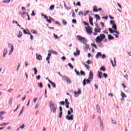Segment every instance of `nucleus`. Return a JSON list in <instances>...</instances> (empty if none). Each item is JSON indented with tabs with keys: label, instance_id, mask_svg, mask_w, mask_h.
<instances>
[{
	"label": "nucleus",
	"instance_id": "obj_17",
	"mask_svg": "<svg viewBox=\"0 0 131 131\" xmlns=\"http://www.w3.org/2000/svg\"><path fill=\"white\" fill-rule=\"evenodd\" d=\"M121 96L122 97V98L123 99H124V98H126L127 96L126 95H125V94H124V93L123 92H121Z\"/></svg>",
	"mask_w": 131,
	"mask_h": 131
},
{
	"label": "nucleus",
	"instance_id": "obj_58",
	"mask_svg": "<svg viewBox=\"0 0 131 131\" xmlns=\"http://www.w3.org/2000/svg\"><path fill=\"white\" fill-rule=\"evenodd\" d=\"M65 103L68 104H70L69 102H68V99L67 98H66L65 100Z\"/></svg>",
	"mask_w": 131,
	"mask_h": 131
},
{
	"label": "nucleus",
	"instance_id": "obj_46",
	"mask_svg": "<svg viewBox=\"0 0 131 131\" xmlns=\"http://www.w3.org/2000/svg\"><path fill=\"white\" fill-rule=\"evenodd\" d=\"M75 72H76V74L77 75H80V74L79 73V72L77 71L76 69H75Z\"/></svg>",
	"mask_w": 131,
	"mask_h": 131
},
{
	"label": "nucleus",
	"instance_id": "obj_57",
	"mask_svg": "<svg viewBox=\"0 0 131 131\" xmlns=\"http://www.w3.org/2000/svg\"><path fill=\"white\" fill-rule=\"evenodd\" d=\"M80 15H82V16H84L83 12L80 11L79 12V15L80 16Z\"/></svg>",
	"mask_w": 131,
	"mask_h": 131
},
{
	"label": "nucleus",
	"instance_id": "obj_22",
	"mask_svg": "<svg viewBox=\"0 0 131 131\" xmlns=\"http://www.w3.org/2000/svg\"><path fill=\"white\" fill-rule=\"evenodd\" d=\"M62 79H63V80H66V81H67V80L69 78V77L66 76H62Z\"/></svg>",
	"mask_w": 131,
	"mask_h": 131
},
{
	"label": "nucleus",
	"instance_id": "obj_60",
	"mask_svg": "<svg viewBox=\"0 0 131 131\" xmlns=\"http://www.w3.org/2000/svg\"><path fill=\"white\" fill-rule=\"evenodd\" d=\"M36 79H37V80H39V79H40V76L38 75L36 77Z\"/></svg>",
	"mask_w": 131,
	"mask_h": 131
},
{
	"label": "nucleus",
	"instance_id": "obj_32",
	"mask_svg": "<svg viewBox=\"0 0 131 131\" xmlns=\"http://www.w3.org/2000/svg\"><path fill=\"white\" fill-rule=\"evenodd\" d=\"M33 70L34 71V74L35 75H36V74H37V70H36V68H34L33 69Z\"/></svg>",
	"mask_w": 131,
	"mask_h": 131
},
{
	"label": "nucleus",
	"instance_id": "obj_50",
	"mask_svg": "<svg viewBox=\"0 0 131 131\" xmlns=\"http://www.w3.org/2000/svg\"><path fill=\"white\" fill-rule=\"evenodd\" d=\"M89 13H90V11H86V12H84V16H86V15H88V14H89Z\"/></svg>",
	"mask_w": 131,
	"mask_h": 131
},
{
	"label": "nucleus",
	"instance_id": "obj_24",
	"mask_svg": "<svg viewBox=\"0 0 131 131\" xmlns=\"http://www.w3.org/2000/svg\"><path fill=\"white\" fill-rule=\"evenodd\" d=\"M100 70L101 71H103V72H105L106 71V69L104 67H101V68H100Z\"/></svg>",
	"mask_w": 131,
	"mask_h": 131
},
{
	"label": "nucleus",
	"instance_id": "obj_45",
	"mask_svg": "<svg viewBox=\"0 0 131 131\" xmlns=\"http://www.w3.org/2000/svg\"><path fill=\"white\" fill-rule=\"evenodd\" d=\"M80 75H83V76H84V75H85V73H84V72H83L82 71H80Z\"/></svg>",
	"mask_w": 131,
	"mask_h": 131
},
{
	"label": "nucleus",
	"instance_id": "obj_18",
	"mask_svg": "<svg viewBox=\"0 0 131 131\" xmlns=\"http://www.w3.org/2000/svg\"><path fill=\"white\" fill-rule=\"evenodd\" d=\"M94 31L95 32H98L99 33H100L101 32V29L99 28H97L94 29Z\"/></svg>",
	"mask_w": 131,
	"mask_h": 131
},
{
	"label": "nucleus",
	"instance_id": "obj_25",
	"mask_svg": "<svg viewBox=\"0 0 131 131\" xmlns=\"http://www.w3.org/2000/svg\"><path fill=\"white\" fill-rule=\"evenodd\" d=\"M20 15L24 18V17L27 16V13H26V12H23V13H21Z\"/></svg>",
	"mask_w": 131,
	"mask_h": 131
},
{
	"label": "nucleus",
	"instance_id": "obj_53",
	"mask_svg": "<svg viewBox=\"0 0 131 131\" xmlns=\"http://www.w3.org/2000/svg\"><path fill=\"white\" fill-rule=\"evenodd\" d=\"M60 105H65V102L64 101H60L59 102Z\"/></svg>",
	"mask_w": 131,
	"mask_h": 131
},
{
	"label": "nucleus",
	"instance_id": "obj_55",
	"mask_svg": "<svg viewBox=\"0 0 131 131\" xmlns=\"http://www.w3.org/2000/svg\"><path fill=\"white\" fill-rule=\"evenodd\" d=\"M101 58L102 59H105V58H106V55L103 54L102 55H101Z\"/></svg>",
	"mask_w": 131,
	"mask_h": 131
},
{
	"label": "nucleus",
	"instance_id": "obj_9",
	"mask_svg": "<svg viewBox=\"0 0 131 131\" xmlns=\"http://www.w3.org/2000/svg\"><path fill=\"white\" fill-rule=\"evenodd\" d=\"M96 111L98 114H101V107H100V106H99V105H96Z\"/></svg>",
	"mask_w": 131,
	"mask_h": 131
},
{
	"label": "nucleus",
	"instance_id": "obj_4",
	"mask_svg": "<svg viewBox=\"0 0 131 131\" xmlns=\"http://www.w3.org/2000/svg\"><path fill=\"white\" fill-rule=\"evenodd\" d=\"M50 110L53 112V113H56V110H57V108L55 107V104L52 102L50 103Z\"/></svg>",
	"mask_w": 131,
	"mask_h": 131
},
{
	"label": "nucleus",
	"instance_id": "obj_29",
	"mask_svg": "<svg viewBox=\"0 0 131 131\" xmlns=\"http://www.w3.org/2000/svg\"><path fill=\"white\" fill-rule=\"evenodd\" d=\"M12 101H13V98H10L8 104H9V105H12Z\"/></svg>",
	"mask_w": 131,
	"mask_h": 131
},
{
	"label": "nucleus",
	"instance_id": "obj_31",
	"mask_svg": "<svg viewBox=\"0 0 131 131\" xmlns=\"http://www.w3.org/2000/svg\"><path fill=\"white\" fill-rule=\"evenodd\" d=\"M95 18L97 19V20H100V19H101L100 16H99V15L98 14L95 15Z\"/></svg>",
	"mask_w": 131,
	"mask_h": 131
},
{
	"label": "nucleus",
	"instance_id": "obj_16",
	"mask_svg": "<svg viewBox=\"0 0 131 131\" xmlns=\"http://www.w3.org/2000/svg\"><path fill=\"white\" fill-rule=\"evenodd\" d=\"M7 53H8V49H5L3 52V58H5V57H6V55H7Z\"/></svg>",
	"mask_w": 131,
	"mask_h": 131
},
{
	"label": "nucleus",
	"instance_id": "obj_35",
	"mask_svg": "<svg viewBox=\"0 0 131 131\" xmlns=\"http://www.w3.org/2000/svg\"><path fill=\"white\" fill-rule=\"evenodd\" d=\"M66 81H67V83H69V84H70V83H71V80H70V79L69 78Z\"/></svg>",
	"mask_w": 131,
	"mask_h": 131
},
{
	"label": "nucleus",
	"instance_id": "obj_51",
	"mask_svg": "<svg viewBox=\"0 0 131 131\" xmlns=\"http://www.w3.org/2000/svg\"><path fill=\"white\" fill-rule=\"evenodd\" d=\"M13 89H10L7 91L8 93H12L13 92Z\"/></svg>",
	"mask_w": 131,
	"mask_h": 131
},
{
	"label": "nucleus",
	"instance_id": "obj_27",
	"mask_svg": "<svg viewBox=\"0 0 131 131\" xmlns=\"http://www.w3.org/2000/svg\"><path fill=\"white\" fill-rule=\"evenodd\" d=\"M82 64L84 66L85 68H86L87 70H90L89 69V66L86 65L85 63H82Z\"/></svg>",
	"mask_w": 131,
	"mask_h": 131
},
{
	"label": "nucleus",
	"instance_id": "obj_41",
	"mask_svg": "<svg viewBox=\"0 0 131 131\" xmlns=\"http://www.w3.org/2000/svg\"><path fill=\"white\" fill-rule=\"evenodd\" d=\"M37 84L38 85L39 88H42V83H37Z\"/></svg>",
	"mask_w": 131,
	"mask_h": 131
},
{
	"label": "nucleus",
	"instance_id": "obj_48",
	"mask_svg": "<svg viewBox=\"0 0 131 131\" xmlns=\"http://www.w3.org/2000/svg\"><path fill=\"white\" fill-rule=\"evenodd\" d=\"M89 22H93V17H91V16H89Z\"/></svg>",
	"mask_w": 131,
	"mask_h": 131
},
{
	"label": "nucleus",
	"instance_id": "obj_21",
	"mask_svg": "<svg viewBox=\"0 0 131 131\" xmlns=\"http://www.w3.org/2000/svg\"><path fill=\"white\" fill-rule=\"evenodd\" d=\"M62 79H63V80H66V81H67V80L69 78V77L66 76H62Z\"/></svg>",
	"mask_w": 131,
	"mask_h": 131
},
{
	"label": "nucleus",
	"instance_id": "obj_33",
	"mask_svg": "<svg viewBox=\"0 0 131 131\" xmlns=\"http://www.w3.org/2000/svg\"><path fill=\"white\" fill-rule=\"evenodd\" d=\"M85 47H86V50H91V48H90V46H89V45L86 44V43H85Z\"/></svg>",
	"mask_w": 131,
	"mask_h": 131
},
{
	"label": "nucleus",
	"instance_id": "obj_28",
	"mask_svg": "<svg viewBox=\"0 0 131 131\" xmlns=\"http://www.w3.org/2000/svg\"><path fill=\"white\" fill-rule=\"evenodd\" d=\"M25 127V124H23L19 126V128H20V129H23V128H24Z\"/></svg>",
	"mask_w": 131,
	"mask_h": 131
},
{
	"label": "nucleus",
	"instance_id": "obj_36",
	"mask_svg": "<svg viewBox=\"0 0 131 131\" xmlns=\"http://www.w3.org/2000/svg\"><path fill=\"white\" fill-rule=\"evenodd\" d=\"M21 36H22V33L21 32V31H19L18 33V35L17 36V37L20 38Z\"/></svg>",
	"mask_w": 131,
	"mask_h": 131
},
{
	"label": "nucleus",
	"instance_id": "obj_64",
	"mask_svg": "<svg viewBox=\"0 0 131 131\" xmlns=\"http://www.w3.org/2000/svg\"><path fill=\"white\" fill-rule=\"evenodd\" d=\"M35 15V13H34V11L32 12L31 16H34Z\"/></svg>",
	"mask_w": 131,
	"mask_h": 131
},
{
	"label": "nucleus",
	"instance_id": "obj_61",
	"mask_svg": "<svg viewBox=\"0 0 131 131\" xmlns=\"http://www.w3.org/2000/svg\"><path fill=\"white\" fill-rule=\"evenodd\" d=\"M72 23H74V24H75V23H76V20L75 19H73Z\"/></svg>",
	"mask_w": 131,
	"mask_h": 131
},
{
	"label": "nucleus",
	"instance_id": "obj_20",
	"mask_svg": "<svg viewBox=\"0 0 131 131\" xmlns=\"http://www.w3.org/2000/svg\"><path fill=\"white\" fill-rule=\"evenodd\" d=\"M99 57H102V53H101V52H98L96 55V58H97V59H98Z\"/></svg>",
	"mask_w": 131,
	"mask_h": 131
},
{
	"label": "nucleus",
	"instance_id": "obj_2",
	"mask_svg": "<svg viewBox=\"0 0 131 131\" xmlns=\"http://www.w3.org/2000/svg\"><path fill=\"white\" fill-rule=\"evenodd\" d=\"M105 37L106 36L104 34H100L99 36L96 37L95 41L97 42V43H101V42L103 41V39H104Z\"/></svg>",
	"mask_w": 131,
	"mask_h": 131
},
{
	"label": "nucleus",
	"instance_id": "obj_49",
	"mask_svg": "<svg viewBox=\"0 0 131 131\" xmlns=\"http://www.w3.org/2000/svg\"><path fill=\"white\" fill-rule=\"evenodd\" d=\"M71 13H72V17H73L74 18H75V13L73 12V10H72Z\"/></svg>",
	"mask_w": 131,
	"mask_h": 131
},
{
	"label": "nucleus",
	"instance_id": "obj_43",
	"mask_svg": "<svg viewBox=\"0 0 131 131\" xmlns=\"http://www.w3.org/2000/svg\"><path fill=\"white\" fill-rule=\"evenodd\" d=\"M54 8H55V6L52 5L51 6H50L49 9L53 11V10H54Z\"/></svg>",
	"mask_w": 131,
	"mask_h": 131
},
{
	"label": "nucleus",
	"instance_id": "obj_3",
	"mask_svg": "<svg viewBox=\"0 0 131 131\" xmlns=\"http://www.w3.org/2000/svg\"><path fill=\"white\" fill-rule=\"evenodd\" d=\"M77 38L81 43L85 44L88 42V39L85 37H81L80 35L77 36Z\"/></svg>",
	"mask_w": 131,
	"mask_h": 131
},
{
	"label": "nucleus",
	"instance_id": "obj_1",
	"mask_svg": "<svg viewBox=\"0 0 131 131\" xmlns=\"http://www.w3.org/2000/svg\"><path fill=\"white\" fill-rule=\"evenodd\" d=\"M93 78H94V75H93V72L90 71V74H89V79H84L83 80V82H82L83 85H84V86L86 85V84H91V81L90 79L92 80V79H93Z\"/></svg>",
	"mask_w": 131,
	"mask_h": 131
},
{
	"label": "nucleus",
	"instance_id": "obj_37",
	"mask_svg": "<svg viewBox=\"0 0 131 131\" xmlns=\"http://www.w3.org/2000/svg\"><path fill=\"white\" fill-rule=\"evenodd\" d=\"M10 2H11V0H7V1H3V3H4V4H9V3H10Z\"/></svg>",
	"mask_w": 131,
	"mask_h": 131
},
{
	"label": "nucleus",
	"instance_id": "obj_47",
	"mask_svg": "<svg viewBox=\"0 0 131 131\" xmlns=\"http://www.w3.org/2000/svg\"><path fill=\"white\" fill-rule=\"evenodd\" d=\"M68 66L71 68V69H73V66L71 65V63H68Z\"/></svg>",
	"mask_w": 131,
	"mask_h": 131
},
{
	"label": "nucleus",
	"instance_id": "obj_7",
	"mask_svg": "<svg viewBox=\"0 0 131 131\" xmlns=\"http://www.w3.org/2000/svg\"><path fill=\"white\" fill-rule=\"evenodd\" d=\"M85 29L87 33L89 34V35H91V34L93 33V32L92 31V28H91V27H86Z\"/></svg>",
	"mask_w": 131,
	"mask_h": 131
},
{
	"label": "nucleus",
	"instance_id": "obj_44",
	"mask_svg": "<svg viewBox=\"0 0 131 131\" xmlns=\"http://www.w3.org/2000/svg\"><path fill=\"white\" fill-rule=\"evenodd\" d=\"M41 16H42V17H44V18L45 19H46V20H48V16H47V15H45L43 14H42Z\"/></svg>",
	"mask_w": 131,
	"mask_h": 131
},
{
	"label": "nucleus",
	"instance_id": "obj_52",
	"mask_svg": "<svg viewBox=\"0 0 131 131\" xmlns=\"http://www.w3.org/2000/svg\"><path fill=\"white\" fill-rule=\"evenodd\" d=\"M114 33H116L117 35H119V32L118 31H114Z\"/></svg>",
	"mask_w": 131,
	"mask_h": 131
},
{
	"label": "nucleus",
	"instance_id": "obj_42",
	"mask_svg": "<svg viewBox=\"0 0 131 131\" xmlns=\"http://www.w3.org/2000/svg\"><path fill=\"white\" fill-rule=\"evenodd\" d=\"M64 7L66 10H67V11L69 10H71V7H66V5H64Z\"/></svg>",
	"mask_w": 131,
	"mask_h": 131
},
{
	"label": "nucleus",
	"instance_id": "obj_26",
	"mask_svg": "<svg viewBox=\"0 0 131 131\" xmlns=\"http://www.w3.org/2000/svg\"><path fill=\"white\" fill-rule=\"evenodd\" d=\"M8 124H10V123H3L0 124V126H4V125H8Z\"/></svg>",
	"mask_w": 131,
	"mask_h": 131
},
{
	"label": "nucleus",
	"instance_id": "obj_54",
	"mask_svg": "<svg viewBox=\"0 0 131 131\" xmlns=\"http://www.w3.org/2000/svg\"><path fill=\"white\" fill-rule=\"evenodd\" d=\"M92 46H93V47H94L95 49H98V47H97V45H96L95 44L92 43Z\"/></svg>",
	"mask_w": 131,
	"mask_h": 131
},
{
	"label": "nucleus",
	"instance_id": "obj_11",
	"mask_svg": "<svg viewBox=\"0 0 131 131\" xmlns=\"http://www.w3.org/2000/svg\"><path fill=\"white\" fill-rule=\"evenodd\" d=\"M36 57L37 60H38V61H41V59H42V57L41 56V55H40V54H36Z\"/></svg>",
	"mask_w": 131,
	"mask_h": 131
},
{
	"label": "nucleus",
	"instance_id": "obj_38",
	"mask_svg": "<svg viewBox=\"0 0 131 131\" xmlns=\"http://www.w3.org/2000/svg\"><path fill=\"white\" fill-rule=\"evenodd\" d=\"M108 31H110V33H114V31H113V30H112L111 28H109Z\"/></svg>",
	"mask_w": 131,
	"mask_h": 131
},
{
	"label": "nucleus",
	"instance_id": "obj_56",
	"mask_svg": "<svg viewBox=\"0 0 131 131\" xmlns=\"http://www.w3.org/2000/svg\"><path fill=\"white\" fill-rule=\"evenodd\" d=\"M36 101H37V98L35 97V98L33 99V102H34V103H35V102H36Z\"/></svg>",
	"mask_w": 131,
	"mask_h": 131
},
{
	"label": "nucleus",
	"instance_id": "obj_40",
	"mask_svg": "<svg viewBox=\"0 0 131 131\" xmlns=\"http://www.w3.org/2000/svg\"><path fill=\"white\" fill-rule=\"evenodd\" d=\"M51 82V84H52V86H53V88H56V84H55V83L54 82Z\"/></svg>",
	"mask_w": 131,
	"mask_h": 131
},
{
	"label": "nucleus",
	"instance_id": "obj_14",
	"mask_svg": "<svg viewBox=\"0 0 131 131\" xmlns=\"http://www.w3.org/2000/svg\"><path fill=\"white\" fill-rule=\"evenodd\" d=\"M80 51L78 50V48H76V52H75L74 53V56H77L78 55H80Z\"/></svg>",
	"mask_w": 131,
	"mask_h": 131
},
{
	"label": "nucleus",
	"instance_id": "obj_5",
	"mask_svg": "<svg viewBox=\"0 0 131 131\" xmlns=\"http://www.w3.org/2000/svg\"><path fill=\"white\" fill-rule=\"evenodd\" d=\"M8 47L9 49H11V50L9 51V54H8V55L10 56V55H12V54H13V51H14V46H13V45H12L11 43H9Z\"/></svg>",
	"mask_w": 131,
	"mask_h": 131
},
{
	"label": "nucleus",
	"instance_id": "obj_39",
	"mask_svg": "<svg viewBox=\"0 0 131 131\" xmlns=\"http://www.w3.org/2000/svg\"><path fill=\"white\" fill-rule=\"evenodd\" d=\"M62 24L64 26L67 25V22L66 21V20H65L64 19L62 20Z\"/></svg>",
	"mask_w": 131,
	"mask_h": 131
},
{
	"label": "nucleus",
	"instance_id": "obj_8",
	"mask_svg": "<svg viewBox=\"0 0 131 131\" xmlns=\"http://www.w3.org/2000/svg\"><path fill=\"white\" fill-rule=\"evenodd\" d=\"M98 121L100 122V128L103 129V121H102V119H101V117H98Z\"/></svg>",
	"mask_w": 131,
	"mask_h": 131
},
{
	"label": "nucleus",
	"instance_id": "obj_59",
	"mask_svg": "<svg viewBox=\"0 0 131 131\" xmlns=\"http://www.w3.org/2000/svg\"><path fill=\"white\" fill-rule=\"evenodd\" d=\"M59 118H62V112H60L59 113Z\"/></svg>",
	"mask_w": 131,
	"mask_h": 131
},
{
	"label": "nucleus",
	"instance_id": "obj_30",
	"mask_svg": "<svg viewBox=\"0 0 131 131\" xmlns=\"http://www.w3.org/2000/svg\"><path fill=\"white\" fill-rule=\"evenodd\" d=\"M111 121H112V124L115 125V124H116V123H117L116 122V121L115 120L112 119V120H111Z\"/></svg>",
	"mask_w": 131,
	"mask_h": 131
},
{
	"label": "nucleus",
	"instance_id": "obj_34",
	"mask_svg": "<svg viewBox=\"0 0 131 131\" xmlns=\"http://www.w3.org/2000/svg\"><path fill=\"white\" fill-rule=\"evenodd\" d=\"M38 107H39V103H37L35 104V109H37V108H38Z\"/></svg>",
	"mask_w": 131,
	"mask_h": 131
},
{
	"label": "nucleus",
	"instance_id": "obj_10",
	"mask_svg": "<svg viewBox=\"0 0 131 131\" xmlns=\"http://www.w3.org/2000/svg\"><path fill=\"white\" fill-rule=\"evenodd\" d=\"M74 94L75 95V96L76 97H77L79 96V95H80V94H81V91H80V90H78V91L77 92H74Z\"/></svg>",
	"mask_w": 131,
	"mask_h": 131
},
{
	"label": "nucleus",
	"instance_id": "obj_13",
	"mask_svg": "<svg viewBox=\"0 0 131 131\" xmlns=\"http://www.w3.org/2000/svg\"><path fill=\"white\" fill-rule=\"evenodd\" d=\"M66 118L68 120H73V115H71L70 116H66Z\"/></svg>",
	"mask_w": 131,
	"mask_h": 131
},
{
	"label": "nucleus",
	"instance_id": "obj_6",
	"mask_svg": "<svg viewBox=\"0 0 131 131\" xmlns=\"http://www.w3.org/2000/svg\"><path fill=\"white\" fill-rule=\"evenodd\" d=\"M110 23L111 25H112V29H114V30H116V29H117V27L115 24V21H114V20H110Z\"/></svg>",
	"mask_w": 131,
	"mask_h": 131
},
{
	"label": "nucleus",
	"instance_id": "obj_63",
	"mask_svg": "<svg viewBox=\"0 0 131 131\" xmlns=\"http://www.w3.org/2000/svg\"><path fill=\"white\" fill-rule=\"evenodd\" d=\"M103 76H104V78H107V75L105 73H103Z\"/></svg>",
	"mask_w": 131,
	"mask_h": 131
},
{
	"label": "nucleus",
	"instance_id": "obj_12",
	"mask_svg": "<svg viewBox=\"0 0 131 131\" xmlns=\"http://www.w3.org/2000/svg\"><path fill=\"white\" fill-rule=\"evenodd\" d=\"M114 61L115 63H113V60L111 59V63L113 67H115V66H116V60H115V58H114Z\"/></svg>",
	"mask_w": 131,
	"mask_h": 131
},
{
	"label": "nucleus",
	"instance_id": "obj_23",
	"mask_svg": "<svg viewBox=\"0 0 131 131\" xmlns=\"http://www.w3.org/2000/svg\"><path fill=\"white\" fill-rule=\"evenodd\" d=\"M98 9V8L97 7H96V6L93 7V12H98V9Z\"/></svg>",
	"mask_w": 131,
	"mask_h": 131
},
{
	"label": "nucleus",
	"instance_id": "obj_62",
	"mask_svg": "<svg viewBox=\"0 0 131 131\" xmlns=\"http://www.w3.org/2000/svg\"><path fill=\"white\" fill-rule=\"evenodd\" d=\"M76 6H78L79 7H80V6H81L80 5V2H78L76 4Z\"/></svg>",
	"mask_w": 131,
	"mask_h": 131
},
{
	"label": "nucleus",
	"instance_id": "obj_15",
	"mask_svg": "<svg viewBox=\"0 0 131 131\" xmlns=\"http://www.w3.org/2000/svg\"><path fill=\"white\" fill-rule=\"evenodd\" d=\"M97 73H98L97 76H98V78H99V79H101V78H102V74H103L102 72L98 71L97 72Z\"/></svg>",
	"mask_w": 131,
	"mask_h": 131
},
{
	"label": "nucleus",
	"instance_id": "obj_19",
	"mask_svg": "<svg viewBox=\"0 0 131 131\" xmlns=\"http://www.w3.org/2000/svg\"><path fill=\"white\" fill-rule=\"evenodd\" d=\"M108 38L110 40H112L114 39V37L112 36V35H111V34H109L108 35Z\"/></svg>",
	"mask_w": 131,
	"mask_h": 131
}]
</instances>
